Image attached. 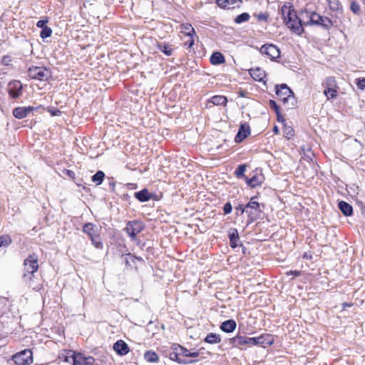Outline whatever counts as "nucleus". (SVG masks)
<instances>
[{
    "label": "nucleus",
    "mask_w": 365,
    "mask_h": 365,
    "mask_svg": "<svg viewBox=\"0 0 365 365\" xmlns=\"http://www.w3.org/2000/svg\"><path fill=\"white\" fill-rule=\"evenodd\" d=\"M280 12L285 24L293 33L301 35L304 31L303 21L295 13L292 3H285L281 7Z\"/></svg>",
    "instance_id": "1"
},
{
    "label": "nucleus",
    "mask_w": 365,
    "mask_h": 365,
    "mask_svg": "<svg viewBox=\"0 0 365 365\" xmlns=\"http://www.w3.org/2000/svg\"><path fill=\"white\" fill-rule=\"evenodd\" d=\"M38 269V257L35 254L30 255L24 261V274L22 279L24 282L31 287L34 290L40 291L42 288L41 284L34 285V279L35 278V274Z\"/></svg>",
    "instance_id": "2"
},
{
    "label": "nucleus",
    "mask_w": 365,
    "mask_h": 365,
    "mask_svg": "<svg viewBox=\"0 0 365 365\" xmlns=\"http://www.w3.org/2000/svg\"><path fill=\"white\" fill-rule=\"evenodd\" d=\"M301 16L302 19H308L307 21H303V26H317L329 31L334 25L333 21L329 18L322 16L315 11H309L307 9L302 11Z\"/></svg>",
    "instance_id": "3"
},
{
    "label": "nucleus",
    "mask_w": 365,
    "mask_h": 365,
    "mask_svg": "<svg viewBox=\"0 0 365 365\" xmlns=\"http://www.w3.org/2000/svg\"><path fill=\"white\" fill-rule=\"evenodd\" d=\"M257 196L252 197L250 202L245 205L247 214V225L254 222L261 217L262 210L260 208V204L255 201Z\"/></svg>",
    "instance_id": "4"
},
{
    "label": "nucleus",
    "mask_w": 365,
    "mask_h": 365,
    "mask_svg": "<svg viewBox=\"0 0 365 365\" xmlns=\"http://www.w3.org/2000/svg\"><path fill=\"white\" fill-rule=\"evenodd\" d=\"M28 76L32 79L45 81L51 77V72L44 66H32L28 69Z\"/></svg>",
    "instance_id": "5"
},
{
    "label": "nucleus",
    "mask_w": 365,
    "mask_h": 365,
    "mask_svg": "<svg viewBox=\"0 0 365 365\" xmlns=\"http://www.w3.org/2000/svg\"><path fill=\"white\" fill-rule=\"evenodd\" d=\"M145 229V224L140 220L128 221L124 230L130 237L132 240L136 239L137 235Z\"/></svg>",
    "instance_id": "6"
},
{
    "label": "nucleus",
    "mask_w": 365,
    "mask_h": 365,
    "mask_svg": "<svg viewBox=\"0 0 365 365\" xmlns=\"http://www.w3.org/2000/svg\"><path fill=\"white\" fill-rule=\"evenodd\" d=\"M16 365H30L33 363V353L31 349L22 350L12 356Z\"/></svg>",
    "instance_id": "7"
},
{
    "label": "nucleus",
    "mask_w": 365,
    "mask_h": 365,
    "mask_svg": "<svg viewBox=\"0 0 365 365\" xmlns=\"http://www.w3.org/2000/svg\"><path fill=\"white\" fill-rule=\"evenodd\" d=\"M324 84L325 86L324 94L327 97V100L335 99L338 94V87L336 86L335 78L333 76L327 77Z\"/></svg>",
    "instance_id": "8"
},
{
    "label": "nucleus",
    "mask_w": 365,
    "mask_h": 365,
    "mask_svg": "<svg viewBox=\"0 0 365 365\" xmlns=\"http://www.w3.org/2000/svg\"><path fill=\"white\" fill-rule=\"evenodd\" d=\"M250 346L259 345L264 348L274 344V337L270 334H262L258 337H249Z\"/></svg>",
    "instance_id": "9"
},
{
    "label": "nucleus",
    "mask_w": 365,
    "mask_h": 365,
    "mask_svg": "<svg viewBox=\"0 0 365 365\" xmlns=\"http://www.w3.org/2000/svg\"><path fill=\"white\" fill-rule=\"evenodd\" d=\"M262 54H264L270 58L271 60H274L280 56V51L279 48L272 43H265L260 48L259 50Z\"/></svg>",
    "instance_id": "10"
},
{
    "label": "nucleus",
    "mask_w": 365,
    "mask_h": 365,
    "mask_svg": "<svg viewBox=\"0 0 365 365\" xmlns=\"http://www.w3.org/2000/svg\"><path fill=\"white\" fill-rule=\"evenodd\" d=\"M7 89L11 98H18L22 94L23 85L20 81H12L9 83Z\"/></svg>",
    "instance_id": "11"
},
{
    "label": "nucleus",
    "mask_w": 365,
    "mask_h": 365,
    "mask_svg": "<svg viewBox=\"0 0 365 365\" xmlns=\"http://www.w3.org/2000/svg\"><path fill=\"white\" fill-rule=\"evenodd\" d=\"M264 176L260 171L259 173H256L251 178H246L245 182L247 185L251 188H255L257 186H260L264 181Z\"/></svg>",
    "instance_id": "12"
},
{
    "label": "nucleus",
    "mask_w": 365,
    "mask_h": 365,
    "mask_svg": "<svg viewBox=\"0 0 365 365\" xmlns=\"http://www.w3.org/2000/svg\"><path fill=\"white\" fill-rule=\"evenodd\" d=\"M228 238L231 248L235 249L238 246L243 247L240 240L238 230L236 228L232 227L228 230Z\"/></svg>",
    "instance_id": "13"
},
{
    "label": "nucleus",
    "mask_w": 365,
    "mask_h": 365,
    "mask_svg": "<svg viewBox=\"0 0 365 365\" xmlns=\"http://www.w3.org/2000/svg\"><path fill=\"white\" fill-rule=\"evenodd\" d=\"M250 135V128L247 123H242L240 125L238 132L235 137V141L237 143H241L243 140Z\"/></svg>",
    "instance_id": "14"
},
{
    "label": "nucleus",
    "mask_w": 365,
    "mask_h": 365,
    "mask_svg": "<svg viewBox=\"0 0 365 365\" xmlns=\"http://www.w3.org/2000/svg\"><path fill=\"white\" fill-rule=\"evenodd\" d=\"M35 109L36 108L33 106L16 107L13 110L12 114L17 119H23L27 117L28 115Z\"/></svg>",
    "instance_id": "15"
},
{
    "label": "nucleus",
    "mask_w": 365,
    "mask_h": 365,
    "mask_svg": "<svg viewBox=\"0 0 365 365\" xmlns=\"http://www.w3.org/2000/svg\"><path fill=\"white\" fill-rule=\"evenodd\" d=\"M170 359L176 361L179 364H190L197 362L198 359H187L185 358L180 357V355L178 354V351L173 350V351L170 352L169 354Z\"/></svg>",
    "instance_id": "16"
},
{
    "label": "nucleus",
    "mask_w": 365,
    "mask_h": 365,
    "mask_svg": "<svg viewBox=\"0 0 365 365\" xmlns=\"http://www.w3.org/2000/svg\"><path fill=\"white\" fill-rule=\"evenodd\" d=\"M229 343L233 347H240L244 345L250 346L249 337L242 336L240 334H237L235 336L230 338L229 339Z\"/></svg>",
    "instance_id": "17"
},
{
    "label": "nucleus",
    "mask_w": 365,
    "mask_h": 365,
    "mask_svg": "<svg viewBox=\"0 0 365 365\" xmlns=\"http://www.w3.org/2000/svg\"><path fill=\"white\" fill-rule=\"evenodd\" d=\"M77 352L73 350H66L64 353L61 354L59 358L65 361L68 362L71 365H76V359Z\"/></svg>",
    "instance_id": "18"
},
{
    "label": "nucleus",
    "mask_w": 365,
    "mask_h": 365,
    "mask_svg": "<svg viewBox=\"0 0 365 365\" xmlns=\"http://www.w3.org/2000/svg\"><path fill=\"white\" fill-rule=\"evenodd\" d=\"M279 101H281L284 105V106L287 109L294 108L297 103V98L294 94H288L286 96H283L282 98H279Z\"/></svg>",
    "instance_id": "19"
},
{
    "label": "nucleus",
    "mask_w": 365,
    "mask_h": 365,
    "mask_svg": "<svg viewBox=\"0 0 365 365\" xmlns=\"http://www.w3.org/2000/svg\"><path fill=\"white\" fill-rule=\"evenodd\" d=\"M113 349L120 356L126 355L130 351L128 345L123 340H118L113 344Z\"/></svg>",
    "instance_id": "20"
},
{
    "label": "nucleus",
    "mask_w": 365,
    "mask_h": 365,
    "mask_svg": "<svg viewBox=\"0 0 365 365\" xmlns=\"http://www.w3.org/2000/svg\"><path fill=\"white\" fill-rule=\"evenodd\" d=\"M237 328V323L236 322L232 319H227L221 323L220 325V329L221 331H222L225 333H232Z\"/></svg>",
    "instance_id": "21"
},
{
    "label": "nucleus",
    "mask_w": 365,
    "mask_h": 365,
    "mask_svg": "<svg viewBox=\"0 0 365 365\" xmlns=\"http://www.w3.org/2000/svg\"><path fill=\"white\" fill-rule=\"evenodd\" d=\"M249 74L256 81L262 82L266 77L265 71L259 67L250 68Z\"/></svg>",
    "instance_id": "22"
},
{
    "label": "nucleus",
    "mask_w": 365,
    "mask_h": 365,
    "mask_svg": "<svg viewBox=\"0 0 365 365\" xmlns=\"http://www.w3.org/2000/svg\"><path fill=\"white\" fill-rule=\"evenodd\" d=\"M134 197L140 202H145L153 197V193H150L147 188L135 192Z\"/></svg>",
    "instance_id": "23"
},
{
    "label": "nucleus",
    "mask_w": 365,
    "mask_h": 365,
    "mask_svg": "<svg viewBox=\"0 0 365 365\" xmlns=\"http://www.w3.org/2000/svg\"><path fill=\"white\" fill-rule=\"evenodd\" d=\"M275 93L278 98H282L288 94H294V92L286 83H282L275 86Z\"/></svg>",
    "instance_id": "24"
},
{
    "label": "nucleus",
    "mask_w": 365,
    "mask_h": 365,
    "mask_svg": "<svg viewBox=\"0 0 365 365\" xmlns=\"http://www.w3.org/2000/svg\"><path fill=\"white\" fill-rule=\"evenodd\" d=\"M82 231L89 237V239L99 232L98 227L91 222L85 223Z\"/></svg>",
    "instance_id": "25"
},
{
    "label": "nucleus",
    "mask_w": 365,
    "mask_h": 365,
    "mask_svg": "<svg viewBox=\"0 0 365 365\" xmlns=\"http://www.w3.org/2000/svg\"><path fill=\"white\" fill-rule=\"evenodd\" d=\"M338 208L341 212V213L346 217H349L353 215L352 206L346 201H339L338 202Z\"/></svg>",
    "instance_id": "26"
},
{
    "label": "nucleus",
    "mask_w": 365,
    "mask_h": 365,
    "mask_svg": "<svg viewBox=\"0 0 365 365\" xmlns=\"http://www.w3.org/2000/svg\"><path fill=\"white\" fill-rule=\"evenodd\" d=\"M76 359V365H94L96 361L93 356H89L86 357L83 354L79 352L77 353Z\"/></svg>",
    "instance_id": "27"
},
{
    "label": "nucleus",
    "mask_w": 365,
    "mask_h": 365,
    "mask_svg": "<svg viewBox=\"0 0 365 365\" xmlns=\"http://www.w3.org/2000/svg\"><path fill=\"white\" fill-rule=\"evenodd\" d=\"M210 61L212 65L217 66L225 63V58L222 53L215 51L212 53L210 58Z\"/></svg>",
    "instance_id": "28"
},
{
    "label": "nucleus",
    "mask_w": 365,
    "mask_h": 365,
    "mask_svg": "<svg viewBox=\"0 0 365 365\" xmlns=\"http://www.w3.org/2000/svg\"><path fill=\"white\" fill-rule=\"evenodd\" d=\"M157 48L165 55L170 56L173 53L172 46L169 43L163 42H158Z\"/></svg>",
    "instance_id": "29"
},
{
    "label": "nucleus",
    "mask_w": 365,
    "mask_h": 365,
    "mask_svg": "<svg viewBox=\"0 0 365 365\" xmlns=\"http://www.w3.org/2000/svg\"><path fill=\"white\" fill-rule=\"evenodd\" d=\"M121 257L124 259L125 264L127 267L133 268L134 266H135L137 259L136 256L129 252L125 255H122Z\"/></svg>",
    "instance_id": "30"
},
{
    "label": "nucleus",
    "mask_w": 365,
    "mask_h": 365,
    "mask_svg": "<svg viewBox=\"0 0 365 365\" xmlns=\"http://www.w3.org/2000/svg\"><path fill=\"white\" fill-rule=\"evenodd\" d=\"M221 341V337L220 334L216 333H209L204 339V342L210 344H216Z\"/></svg>",
    "instance_id": "31"
},
{
    "label": "nucleus",
    "mask_w": 365,
    "mask_h": 365,
    "mask_svg": "<svg viewBox=\"0 0 365 365\" xmlns=\"http://www.w3.org/2000/svg\"><path fill=\"white\" fill-rule=\"evenodd\" d=\"M11 237L8 235L0 236V252H5L6 249L11 244Z\"/></svg>",
    "instance_id": "32"
},
{
    "label": "nucleus",
    "mask_w": 365,
    "mask_h": 365,
    "mask_svg": "<svg viewBox=\"0 0 365 365\" xmlns=\"http://www.w3.org/2000/svg\"><path fill=\"white\" fill-rule=\"evenodd\" d=\"M144 359L150 363L158 362L159 361V356L157 353L151 350L146 351L144 353Z\"/></svg>",
    "instance_id": "33"
},
{
    "label": "nucleus",
    "mask_w": 365,
    "mask_h": 365,
    "mask_svg": "<svg viewBox=\"0 0 365 365\" xmlns=\"http://www.w3.org/2000/svg\"><path fill=\"white\" fill-rule=\"evenodd\" d=\"M105 178V173L102 170H98L92 177L91 180L96 185H100L103 182V180Z\"/></svg>",
    "instance_id": "34"
},
{
    "label": "nucleus",
    "mask_w": 365,
    "mask_h": 365,
    "mask_svg": "<svg viewBox=\"0 0 365 365\" xmlns=\"http://www.w3.org/2000/svg\"><path fill=\"white\" fill-rule=\"evenodd\" d=\"M182 32L185 34L188 37L196 36L194 28L190 24H182L181 25Z\"/></svg>",
    "instance_id": "35"
},
{
    "label": "nucleus",
    "mask_w": 365,
    "mask_h": 365,
    "mask_svg": "<svg viewBox=\"0 0 365 365\" xmlns=\"http://www.w3.org/2000/svg\"><path fill=\"white\" fill-rule=\"evenodd\" d=\"M246 169H247V165L246 164H240V165H239L237 166V168H236V170H235V175L236 178H238V179L243 178L245 180L246 178L247 177V176H246L245 175Z\"/></svg>",
    "instance_id": "36"
},
{
    "label": "nucleus",
    "mask_w": 365,
    "mask_h": 365,
    "mask_svg": "<svg viewBox=\"0 0 365 365\" xmlns=\"http://www.w3.org/2000/svg\"><path fill=\"white\" fill-rule=\"evenodd\" d=\"M239 2L240 4L242 3V0H216L217 5L222 9L227 8V5H233Z\"/></svg>",
    "instance_id": "37"
},
{
    "label": "nucleus",
    "mask_w": 365,
    "mask_h": 365,
    "mask_svg": "<svg viewBox=\"0 0 365 365\" xmlns=\"http://www.w3.org/2000/svg\"><path fill=\"white\" fill-rule=\"evenodd\" d=\"M210 102L216 106H224L227 104V98L224 96H215L212 97Z\"/></svg>",
    "instance_id": "38"
},
{
    "label": "nucleus",
    "mask_w": 365,
    "mask_h": 365,
    "mask_svg": "<svg viewBox=\"0 0 365 365\" xmlns=\"http://www.w3.org/2000/svg\"><path fill=\"white\" fill-rule=\"evenodd\" d=\"M90 240L91 241L92 245L96 248L100 249V250L103 249V242H102V240H101L99 232L98 234H96V235H94L93 237H91Z\"/></svg>",
    "instance_id": "39"
},
{
    "label": "nucleus",
    "mask_w": 365,
    "mask_h": 365,
    "mask_svg": "<svg viewBox=\"0 0 365 365\" xmlns=\"http://www.w3.org/2000/svg\"><path fill=\"white\" fill-rule=\"evenodd\" d=\"M250 18V14L247 12H244V13H242V14L237 15L235 18L234 21L237 24H241L242 23H245V22L249 21Z\"/></svg>",
    "instance_id": "40"
},
{
    "label": "nucleus",
    "mask_w": 365,
    "mask_h": 365,
    "mask_svg": "<svg viewBox=\"0 0 365 365\" xmlns=\"http://www.w3.org/2000/svg\"><path fill=\"white\" fill-rule=\"evenodd\" d=\"M173 350L178 351V354L180 356L187 357L190 350L187 348L180 345V344H174L173 347Z\"/></svg>",
    "instance_id": "41"
},
{
    "label": "nucleus",
    "mask_w": 365,
    "mask_h": 365,
    "mask_svg": "<svg viewBox=\"0 0 365 365\" xmlns=\"http://www.w3.org/2000/svg\"><path fill=\"white\" fill-rule=\"evenodd\" d=\"M329 6L332 11H342V6L339 0H329Z\"/></svg>",
    "instance_id": "42"
},
{
    "label": "nucleus",
    "mask_w": 365,
    "mask_h": 365,
    "mask_svg": "<svg viewBox=\"0 0 365 365\" xmlns=\"http://www.w3.org/2000/svg\"><path fill=\"white\" fill-rule=\"evenodd\" d=\"M283 134L284 136L287 138H292L294 135V130L291 126H288L287 125H284L283 126Z\"/></svg>",
    "instance_id": "43"
},
{
    "label": "nucleus",
    "mask_w": 365,
    "mask_h": 365,
    "mask_svg": "<svg viewBox=\"0 0 365 365\" xmlns=\"http://www.w3.org/2000/svg\"><path fill=\"white\" fill-rule=\"evenodd\" d=\"M52 34V29L51 28L48 27V26L46 27H43L40 32V36L41 38L44 39L48 37H50Z\"/></svg>",
    "instance_id": "44"
},
{
    "label": "nucleus",
    "mask_w": 365,
    "mask_h": 365,
    "mask_svg": "<svg viewBox=\"0 0 365 365\" xmlns=\"http://www.w3.org/2000/svg\"><path fill=\"white\" fill-rule=\"evenodd\" d=\"M253 16L256 17L259 21H262L264 22H267L269 18V14L267 12L254 14Z\"/></svg>",
    "instance_id": "45"
},
{
    "label": "nucleus",
    "mask_w": 365,
    "mask_h": 365,
    "mask_svg": "<svg viewBox=\"0 0 365 365\" xmlns=\"http://www.w3.org/2000/svg\"><path fill=\"white\" fill-rule=\"evenodd\" d=\"M350 9L354 14L359 15L360 13L361 7L356 1H353L350 5Z\"/></svg>",
    "instance_id": "46"
},
{
    "label": "nucleus",
    "mask_w": 365,
    "mask_h": 365,
    "mask_svg": "<svg viewBox=\"0 0 365 365\" xmlns=\"http://www.w3.org/2000/svg\"><path fill=\"white\" fill-rule=\"evenodd\" d=\"M269 106L270 107V108L272 110H273L275 113H277V112H280V108L279 106L277 105V102L274 100H269Z\"/></svg>",
    "instance_id": "47"
},
{
    "label": "nucleus",
    "mask_w": 365,
    "mask_h": 365,
    "mask_svg": "<svg viewBox=\"0 0 365 365\" xmlns=\"http://www.w3.org/2000/svg\"><path fill=\"white\" fill-rule=\"evenodd\" d=\"M223 212L225 215L231 213L232 210V205L230 202H227L223 206Z\"/></svg>",
    "instance_id": "48"
},
{
    "label": "nucleus",
    "mask_w": 365,
    "mask_h": 365,
    "mask_svg": "<svg viewBox=\"0 0 365 365\" xmlns=\"http://www.w3.org/2000/svg\"><path fill=\"white\" fill-rule=\"evenodd\" d=\"M356 84L359 89H365V78H359L356 80Z\"/></svg>",
    "instance_id": "49"
},
{
    "label": "nucleus",
    "mask_w": 365,
    "mask_h": 365,
    "mask_svg": "<svg viewBox=\"0 0 365 365\" xmlns=\"http://www.w3.org/2000/svg\"><path fill=\"white\" fill-rule=\"evenodd\" d=\"M235 210L237 211L236 214L237 215H241L244 212L247 213V209L245 208V205H240V204L237 206H236L235 207Z\"/></svg>",
    "instance_id": "50"
},
{
    "label": "nucleus",
    "mask_w": 365,
    "mask_h": 365,
    "mask_svg": "<svg viewBox=\"0 0 365 365\" xmlns=\"http://www.w3.org/2000/svg\"><path fill=\"white\" fill-rule=\"evenodd\" d=\"M48 18L45 17L44 19L38 21V22L36 23V26L42 29L43 27L47 26L46 24L48 23Z\"/></svg>",
    "instance_id": "51"
},
{
    "label": "nucleus",
    "mask_w": 365,
    "mask_h": 365,
    "mask_svg": "<svg viewBox=\"0 0 365 365\" xmlns=\"http://www.w3.org/2000/svg\"><path fill=\"white\" fill-rule=\"evenodd\" d=\"M63 174L68 176L69 178L74 180L76 174L75 173L71 170L64 169L62 170Z\"/></svg>",
    "instance_id": "52"
},
{
    "label": "nucleus",
    "mask_w": 365,
    "mask_h": 365,
    "mask_svg": "<svg viewBox=\"0 0 365 365\" xmlns=\"http://www.w3.org/2000/svg\"><path fill=\"white\" fill-rule=\"evenodd\" d=\"M48 112L50 113L51 116H58L60 115L61 113V112L56 108H48Z\"/></svg>",
    "instance_id": "53"
},
{
    "label": "nucleus",
    "mask_w": 365,
    "mask_h": 365,
    "mask_svg": "<svg viewBox=\"0 0 365 365\" xmlns=\"http://www.w3.org/2000/svg\"><path fill=\"white\" fill-rule=\"evenodd\" d=\"M195 43L194 36L189 37V39L184 43L185 46L187 48H192Z\"/></svg>",
    "instance_id": "54"
},
{
    "label": "nucleus",
    "mask_w": 365,
    "mask_h": 365,
    "mask_svg": "<svg viewBox=\"0 0 365 365\" xmlns=\"http://www.w3.org/2000/svg\"><path fill=\"white\" fill-rule=\"evenodd\" d=\"M276 115H277V120L278 122L283 123V125H286L285 124L286 119L284 118L283 115L281 113V112H277Z\"/></svg>",
    "instance_id": "55"
},
{
    "label": "nucleus",
    "mask_w": 365,
    "mask_h": 365,
    "mask_svg": "<svg viewBox=\"0 0 365 365\" xmlns=\"http://www.w3.org/2000/svg\"><path fill=\"white\" fill-rule=\"evenodd\" d=\"M287 275H293L294 277H299L302 275L301 271L298 270H290L287 272Z\"/></svg>",
    "instance_id": "56"
},
{
    "label": "nucleus",
    "mask_w": 365,
    "mask_h": 365,
    "mask_svg": "<svg viewBox=\"0 0 365 365\" xmlns=\"http://www.w3.org/2000/svg\"><path fill=\"white\" fill-rule=\"evenodd\" d=\"M199 356H200L199 351H190L187 357L195 358L194 359H197L196 358H197Z\"/></svg>",
    "instance_id": "57"
},
{
    "label": "nucleus",
    "mask_w": 365,
    "mask_h": 365,
    "mask_svg": "<svg viewBox=\"0 0 365 365\" xmlns=\"http://www.w3.org/2000/svg\"><path fill=\"white\" fill-rule=\"evenodd\" d=\"M11 57L9 56H4L2 59V63L4 65L8 66L9 64V62H11Z\"/></svg>",
    "instance_id": "58"
},
{
    "label": "nucleus",
    "mask_w": 365,
    "mask_h": 365,
    "mask_svg": "<svg viewBox=\"0 0 365 365\" xmlns=\"http://www.w3.org/2000/svg\"><path fill=\"white\" fill-rule=\"evenodd\" d=\"M127 187L128 189L135 190L138 187V185L135 183H128Z\"/></svg>",
    "instance_id": "59"
},
{
    "label": "nucleus",
    "mask_w": 365,
    "mask_h": 365,
    "mask_svg": "<svg viewBox=\"0 0 365 365\" xmlns=\"http://www.w3.org/2000/svg\"><path fill=\"white\" fill-rule=\"evenodd\" d=\"M108 185H109V189L113 192L115 190V182L113 181H110L109 183H108Z\"/></svg>",
    "instance_id": "60"
},
{
    "label": "nucleus",
    "mask_w": 365,
    "mask_h": 365,
    "mask_svg": "<svg viewBox=\"0 0 365 365\" xmlns=\"http://www.w3.org/2000/svg\"><path fill=\"white\" fill-rule=\"evenodd\" d=\"M303 258L309 260L312 259V255L310 253L305 252L303 255Z\"/></svg>",
    "instance_id": "61"
},
{
    "label": "nucleus",
    "mask_w": 365,
    "mask_h": 365,
    "mask_svg": "<svg viewBox=\"0 0 365 365\" xmlns=\"http://www.w3.org/2000/svg\"><path fill=\"white\" fill-rule=\"evenodd\" d=\"M273 132H274L275 134H279V128H278L277 125L274 126V128H273Z\"/></svg>",
    "instance_id": "62"
},
{
    "label": "nucleus",
    "mask_w": 365,
    "mask_h": 365,
    "mask_svg": "<svg viewBox=\"0 0 365 365\" xmlns=\"http://www.w3.org/2000/svg\"><path fill=\"white\" fill-rule=\"evenodd\" d=\"M130 198V195L127 193L125 194H123V197H122V199L124 200H128Z\"/></svg>",
    "instance_id": "63"
},
{
    "label": "nucleus",
    "mask_w": 365,
    "mask_h": 365,
    "mask_svg": "<svg viewBox=\"0 0 365 365\" xmlns=\"http://www.w3.org/2000/svg\"><path fill=\"white\" fill-rule=\"evenodd\" d=\"M361 212L364 216H365V206H362L361 209Z\"/></svg>",
    "instance_id": "64"
}]
</instances>
